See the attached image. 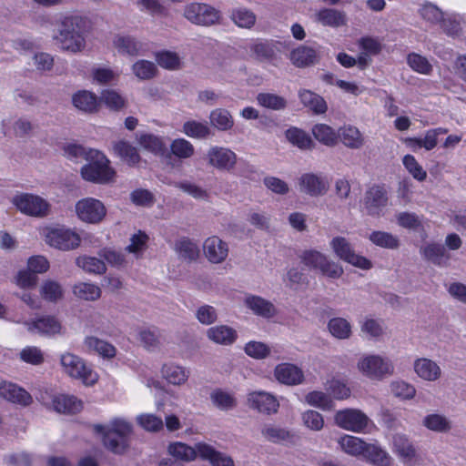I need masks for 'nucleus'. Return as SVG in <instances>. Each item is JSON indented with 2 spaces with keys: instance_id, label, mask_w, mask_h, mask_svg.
Returning a JSON list of instances; mask_svg holds the SVG:
<instances>
[{
  "instance_id": "nucleus-53",
  "label": "nucleus",
  "mask_w": 466,
  "mask_h": 466,
  "mask_svg": "<svg viewBox=\"0 0 466 466\" xmlns=\"http://www.w3.org/2000/svg\"><path fill=\"white\" fill-rule=\"evenodd\" d=\"M212 403L220 410H228L237 406L236 399L229 393L218 389L210 394Z\"/></svg>"
},
{
  "instance_id": "nucleus-25",
  "label": "nucleus",
  "mask_w": 466,
  "mask_h": 466,
  "mask_svg": "<svg viewBox=\"0 0 466 466\" xmlns=\"http://www.w3.org/2000/svg\"><path fill=\"white\" fill-rule=\"evenodd\" d=\"M315 17L324 26L339 27L347 24L346 13L333 8H323L316 13Z\"/></svg>"
},
{
  "instance_id": "nucleus-40",
  "label": "nucleus",
  "mask_w": 466,
  "mask_h": 466,
  "mask_svg": "<svg viewBox=\"0 0 466 466\" xmlns=\"http://www.w3.org/2000/svg\"><path fill=\"white\" fill-rule=\"evenodd\" d=\"M328 329L338 339H348L352 334L350 323L340 317L330 319L328 322Z\"/></svg>"
},
{
  "instance_id": "nucleus-17",
  "label": "nucleus",
  "mask_w": 466,
  "mask_h": 466,
  "mask_svg": "<svg viewBox=\"0 0 466 466\" xmlns=\"http://www.w3.org/2000/svg\"><path fill=\"white\" fill-rule=\"evenodd\" d=\"M203 251L208 260L213 264H219L228 256V245L217 236L208 238L203 244Z\"/></svg>"
},
{
  "instance_id": "nucleus-8",
  "label": "nucleus",
  "mask_w": 466,
  "mask_h": 466,
  "mask_svg": "<svg viewBox=\"0 0 466 466\" xmlns=\"http://www.w3.org/2000/svg\"><path fill=\"white\" fill-rule=\"evenodd\" d=\"M12 203L23 214L43 218L48 215L50 205L43 198L29 193H21L12 198Z\"/></svg>"
},
{
  "instance_id": "nucleus-3",
  "label": "nucleus",
  "mask_w": 466,
  "mask_h": 466,
  "mask_svg": "<svg viewBox=\"0 0 466 466\" xmlns=\"http://www.w3.org/2000/svg\"><path fill=\"white\" fill-rule=\"evenodd\" d=\"M88 164L81 167L82 177L90 182L106 184L110 182L116 175L109 166L110 161L100 151L88 149Z\"/></svg>"
},
{
  "instance_id": "nucleus-1",
  "label": "nucleus",
  "mask_w": 466,
  "mask_h": 466,
  "mask_svg": "<svg viewBox=\"0 0 466 466\" xmlns=\"http://www.w3.org/2000/svg\"><path fill=\"white\" fill-rule=\"evenodd\" d=\"M53 40L63 51L76 54L86 47L88 21L80 15H67L56 21Z\"/></svg>"
},
{
  "instance_id": "nucleus-47",
  "label": "nucleus",
  "mask_w": 466,
  "mask_h": 466,
  "mask_svg": "<svg viewBox=\"0 0 466 466\" xmlns=\"http://www.w3.org/2000/svg\"><path fill=\"white\" fill-rule=\"evenodd\" d=\"M369 239L376 246L384 248L396 249L400 246L398 237L385 231H373Z\"/></svg>"
},
{
  "instance_id": "nucleus-52",
  "label": "nucleus",
  "mask_w": 466,
  "mask_h": 466,
  "mask_svg": "<svg viewBox=\"0 0 466 466\" xmlns=\"http://www.w3.org/2000/svg\"><path fill=\"white\" fill-rule=\"evenodd\" d=\"M183 132L187 137L198 139L207 138L211 133L210 128L206 123L195 120L187 121L183 125Z\"/></svg>"
},
{
  "instance_id": "nucleus-60",
  "label": "nucleus",
  "mask_w": 466,
  "mask_h": 466,
  "mask_svg": "<svg viewBox=\"0 0 466 466\" xmlns=\"http://www.w3.org/2000/svg\"><path fill=\"white\" fill-rule=\"evenodd\" d=\"M263 437L271 442H280L289 438L288 431L273 425H265L261 430Z\"/></svg>"
},
{
  "instance_id": "nucleus-38",
  "label": "nucleus",
  "mask_w": 466,
  "mask_h": 466,
  "mask_svg": "<svg viewBox=\"0 0 466 466\" xmlns=\"http://www.w3.org/2000/svg\"><path fill=\"white\" fill-rule=\"evenodd\" d=\"M163 377L173 385L184 384L189 376V371L181 366L166 364L161 370Z\"/></svg>"
},
{
  "instance_id": "nucleus-27",
  "label": "nucleus",
  "mask_w": 466,
  "mask_h": 466,
  "mask_svg": "<svg viewBox=\"0 0 466 466\" xmlns=\"http://www.w3.org/2000/svg\"><path fill=\"white\" fill-rule=\"evenodd\" d=\"M25 325L31 332L37 330L39 333L48 336L58 334L61 330L60 322L52 316H46L32 322H25Z\"/></svg>"
},
{
  "instance_id": "nucleus-33",
  "label": "nucleus",
  "mask_w": 466,
  "mask_h": 466,
  "mask_svg": "<svg viewBox=\"0 0 466 466\" xmlns=\"http://www.w3.org/2000/svg\"><path fill=\"white\" fill-rule=\"evenodd\" d=\"M362 456L373 466H390L392 462L390 454L375 444L368 443Z\"/></svg>"
},
{
  "instance_id": "nucleus-2",
  "label": "nucleus",
  "mask_w": 466,
  "mask_h": 466,
  "mask_svg": "<svg viewBox=\"0 0 466 466\" xmlns=\"http://www.w3.org/2000/svg\"><path fill=\"white\" fill-rule=\"evenodd\" d=\"M94 430L103 434L104 445L112 452L124 453L128 448V439L132 432V425L121 419H115L110 423V428L104 425H95Z\"/></svg>"
},
{
  "instance_id": "nucleus-58",
  "label": "nucleus",
  "mask_w": 466,
  "mask_h": 466,
  "mask_svg": "<svg viewBox=\"0 0 466 466\" xmlns=\"http://www.w3.org/2000/svg\"><path fill=\"white\" fill-rule=\"evenodd\" d=\"M325 254L315 249H308L301 252L299 256L301 262L311 270H318L320 266V262L323 259Z\"/></svg>"
},
{
  "instance_id": "nucleus-30",
  "label": "nucleus",
  "mask_w": 466,
  "mask_h": 466,
  "mask_svg": "<svg viewBox=\"0 0 466 466\" xmlns=\"http://www.w3.org/2000/svg\"><path fill=\"white\" fill-rule=\"evenodd\" d=\"M54 409L57 412L75 414L83 409V403L73 395L60 394L53 399Z\"/></svg>"
},
{
  "instance_id": "nucleus-21",
  "label": "nucleus",
  "mask_w": 466,
  "mask_h": 466,
  "mask_svg": "<svg viewBox=\"0 0 466 466\" xmlns=\"http://www.w3.org/2000/svg\"><path fill=\"white\" fill-rule=\"evenodd\" d=\"M424 259L434 265L444 267L448 265L451 255L444 245L440 243H428L420 248Z\"/></svg>"
},
{
  "instance_id": "nucleus-31",
  "label": "nucleus",
  "mask_w": 466,
  "mask_h": 466,
  "mask_svg": "<svg viewBox=\"0 0 466 466\" xmlns=\"http://www.w3.org/2000/svg\"><path fill=\"white\" fill-rule=\"evenodd\" d=\"M338 139L349 148L359 149L364 144V138L360 131L352 126L340 127L337 132Z\"/></svg>"
},
{
  "instance_id": "nucleus-55",
  "label": "nucleus",
  "mask_w": 466,
  "mask_h": 466,
  "mask_svg": "<svg viewBox=\"0 0 466 466\" xmlns=\"http://www.w3.org/2000/svg\"><path fill=\"white\" fill-rule=\"evenodd\" d=\"M175 187L196 199L206 200L209 196L205 188L187 180L177 182Z\"/></svg>"
},
{
  "instance_id": "nucleus-44",
  "label": "nucleus",
  "mask_w": 466,
  "mask_h": 466,
  "mask_svg": "<svg viewBox=\"0 0 466 466\" xmlns=\"http://www.w3.org/2000/svg\"><path fill=\"white\" fill-rule=\"evenodd\" d=\"M256 99L259 106L275 111L283 110L288 105L286 98L273 93H258Z\"/></svg>"
},
{
  "instance_id": "nucleus-36",
  "label": "nucleus",
  "mask_w": 466,
  "mask_h": 466,
  "mask_svg": "<svg viewBox=\"0 0 466 466\" xmlns=\"http://www.w3.org/2000/svg\"><path fill=\"white\" fill-rule=\"evenodd\" d=\"M338 443L344 452L351 456L363 455L368 444L361 439L350 435L340 437Z\"/></svg>"
},
{
  "instance_id": "nucleus-46",
  "label": "nucleus",
  "mask_w": 466,
  "mask_h": 466,
  "mask_svg": "<svg viewBox=\"0 0 466 466\" xmlns=\"http://www.w3.org/2000/svg\"><path fill=\"white\" fill-rule=\"evenodd\" d=\"M287 139L301 149H310L314 147V142L310 137L303 130L291 127L286 131Z\"/></svg>"
},
{
  "instance_id": "nucleus-56",
  "label": "nucleus",
  "mask_w": 466,
  "mask_h": 466,
  "mask_svg": "<svg viewBox=\"0 0 466 466\" xmlns=\"http://www.w3.org/2000/svg\"><path fill=\"white\" fill-rule=\"evenodd\" d=\"M157 64L166 69L177 70L180 68V58L178 55L171 51H163L157 54Z\"/></svg>"
},
{
  "instance_id": "nucleus-34",
  "label": "nucleus",
  "mask_w": 466,
  "mask_h": 466,
  "mask_svg": "<svg viewBox=\"0 0 466 466\" xmlns=\"http://www.w3.org/2000/svg\"><path fill=\"white\" fill-rule=\"evenodd\" d=\"M422 425L430 431L440 433H446L452 428L451 421L446 416L439 413L425 416Z\"/></svg>"
},
{
  "instance_id": "nucleus-13",
  "label": "nucleus",
  "mask_w": 466,
  "mask_h": 466,
  "mask_svg": "<svg viewBox=\"0 0 466 466\" xmlns=\"http://www.w3.org/2000/svg\"><path fill=\"white\" fill-rule=\"evenodd\" d=\"M206 159L209 166L218 170L231 171L235 167L238 158L231 149L216 146L208 149Z\"/></svg>"
},
{
  "instance_id": "nucleus-11",
  "label": "nucleus",
  "mask_w": 466,
  "mask_h": 466,
  "mask_svg": "<svg viewBox=\"0 0 466 466\" xmlns=\"http://www.w3.org/2000/svg\"><path fill=\"white\" fill-rule=\"evenodd\" d=\"M336 424L347 431L360 432L368 425L369 418L360 410L347 409L335 414Z\"/></svg>"
},
{
  "instance_id": "nucleus-39",
  "label": "nucleus",
  "mask_w": 466,
  "mask_h": 466,
  "mask_svg": "<svg viewBox=\"0 0 466 466\" xmlns=\"http://www.w3.org/2000/svg\"><path fill=\"white\" fill-rule=\"evenodd\" d=\"M175 250L180 258L188 262L196 260L199 255L198 245L187 238L178 239L175 244Z\"/></svg>"
},
{
  "instance_id": "nucleus-5",
  "label": "nucleus",
  "mask_w": 466,
  "mask_h": 466,
  "mask_svg": "<svg viewBox=\"0 0 466 466\" xmlns=\"http://www.w3.org/2000/svg\"><path fill=\"white\" fill-rule=\"evenodd\" d=\"M183 16L191 24L200 26H212L219 24L220 12L205 3H190L184 6Z\"/></svg>"
},
{
  "instance_id": "nucleus-50",
  "label": "nucleus",
  "mask_w": 466,
  "mask_h": 466,
  "mask_svg": "<svg viewBox=\"0 0 466 466\" xmlns=\"http://www.w3.org/2000/svg\"><path fill=\"white\" fill-rule=\"evenodd\" d=\"M168 451L174 458L183 461H193L197 456V452L198 453L197 447L192 448L182 442L170 444Z\"/></svg>"
},
{
  "instance_id": "nucleus-22",
  "label": "nucleus",
  "mask_w": 466,
  "mask_h": 466,
  "mask_svg": "<svg viewBox=\"0 0 466 466\" xmlns=\"http://www.w3.org/2000/svg\"><path fill=\"white\" fill-rule=\"evenodd\" d=\"M276 379L283 384L297 385L302 382L304 375L302 370L289 363L279 364L274 370Z\"/></svg>"
},
{
  "instance_id": "nucleus-42",
  "label": "nucleus",
  "mask_w": 466,
  "mask_h": 466,
  "mask_svg": "<svg viewBox=\"0 0 466 466\" xmlns=\"http://www.w3.org/2000/svg\"><path fill=\"white\" fill-rule=\"evenodd\" d=\"M229 17L237 26L245 29L252 28L257 21L256 15L245 7L233 9Z\"/></svg>"
},
{
  "instance_id": "nucleus-51",
  "label": "nucleus",
  "mask_w": 466,
  "mask_h": 466,
  "mask_svg": "<svg viewBox=\"0 0 466 466\" xmlns=\"http://www.w3.org/2000/svg\"><path fill=\"white\" fill-rule=\"evenodd\" d=\"M40 294L46 300L56 302L63 298L64 289L58 282L46 280L41 286Z\"/></svg>"
},
{
  "instance_id": "nucleus-7",
  "label": "nucleus",
  "mask_w": 466,
  "mask_h": 466,
  "mask_svg": "<svg viewBox=\"0 0 466 466\" xmlns=\"http://www.w3.org/2000/svg\"><path fill=\"white\" fill-rule=\"evenodd\" d=\"M358 369L367 377L382 380L391 376L394 372L392 362L379 355H370L361 358L358 362Z\"/></svg>"
},
{
  "instance_id": "nucleus-29",
  "label": "nucleus",
  "mask_w": 466,
  "mask_h": 466,
  "mask_svg": "<svg viewBox=\"0 0 466 466\" xmlns=\"http://www.w3.org/2000/svg\"><path fill=\"white\" fill-rule=\"evenodd\" d=\"M208 338L217 344L231 345L237 338V331L228 326L219 325L208 329Z\"/></svg>"
},
{
  "instance_id": "nucleus-4",
  "label": "nucleus",
  "mask_w": 466,
  "mask_h": 466,
  "mask_svg": "<svg viewBox=\"0 0 466 466\" xmlns=\"http://www.w3.org/2000/svg\"><path fill=\"white\" fill-rule=\"evenodd\" d=\"M63 371L69 377L81 380L86 385H94L98 375L77 355L66 352L60 357Z\"/></svg>"
},
{
  "instance_id": "nucleus-37",
  "label": "nucleus",
  "mask_w": 466,
  "mask_h": 466,
  "mask_svg": "<svg viewBox=\"0 0 466 466\" xmlns=\"http://www.w3.org/2000/svg\"><path fill=\"white\" fill-rule=\"evenodd\" d=\"M84 345L86 350L95 351L104 358L110 359L116 355V348L113 345L96 337H86Z\"/></svg>"
},
{
  "instance_id": "nucleus-6",
  "label": "nucleus",
  "mask_w": 466,
  "mask_h": 466,
  "mask_svg": "<svg viewBox=\"0 0 466 466\" xmlns=\"http://www.w3.org/2000/svg\"><path fill=\"white\" fill-rule=\"evenodd\" d=\"M330 247L339 259L361 269L372 268L370 260L356 254L351 243L344 237H335L330 241Z\"/></svg>"
},
{
  "instance_id": "nucleus-14",
  "label": "nucleus",
  "mask_w": 466,
  "mask_h": 466,
  "mask_svg": "<svg viewBox=\"0 0 466 466\" xmlns=\"http://www.w3.org/2000/svg\"><path fill=\"white\" fill-rule=\"evenodd\" d=\"M299 191L312 198L327 194L329 188L328 180L321 175L304 173L299 178Z\"/></svg>"
},
{
  "instance_id": "nucleus-35",
  "label": "nucleus",
  "mask_w": 466,
  "mask_h": 466,
  "mask_svg": "<svg viewBox=\"0 0 466 466\" xmlns=\"http://www.w3.org/2000/svg\"><path fill=\"white\" fill-rule=\"evenodd\" d=\"M114 46L119 53L131 56H137L143 46L139 41L130 35L116 36Z\"/></svg>"
},
{
  "instance_id": "nucleus-48",
  "label": "nucleus",
  "mask_w": 466,
  "mask_h": 466,
  "mask_svg": "<svg viewBox=\"0 0 466 466\" xmlns=\"http://www.w3.org/2000/svg\"><path fill=\"white\" fill-rule=\"evenodd\" d=\"M73 292L77 298L85 300L94 301L101 296V289L98 286L86 282L76 284Z\"/></svg>"
},
{
  "instance_id": "nucleus-62",
  "label": "nucleus",
  "mask_w": 466,
  "mask_h": 466,
  "mask_svg": "<svg viewBox=\"0 0 466 466\" xmlns=\"http://www.w3.org/2000/svg\"><path fill=\"white\" fill-rule=\"evenodd\" d=\"M408 64L415 71L429 75L432 70V66L430 64L428 59L418 54H410L408 56Z\"/></svg>"
},
{
  "instance_id": "nucleus-61",
  "label": "nucleus",
  "mask_w": 466,
  "mask_h": 466,
  "mask_svg": "<svg viewBox=\"0 0 466 466\" xmlns=\"http://www.w3.org/2000/svg\"><path fill=\"white\" fill-rule=\"evenodd\" d=\"M403 165L410 172V174L419 181H424L427 177L426 171L422 168V167L418 163L415 157L411 155H406L403 157Z\"/></svg>"
},
{
  "instance_id": "nucleus-45",
  "label": "nucleus",
  "mask_w": 466,
  "mask_h": 466,
  "mask_svg": "<svg viewBox=\"0 0 466 466\" xmlns=\"http://www.w3.org/2000/svg\"><path fill=\"white\" fill-rule=\"evenodd\" d=\"M314 137L327 147H333L338 142L337 132L326 124H317L312 127Z\"/></svg>"
},
{
  "instance_id": "nucleus-18",
  "label": "nucleus",
  "mask_w": 466,
  "mask_h": 466,
  "mask_svg": "<svg viewBox=\"0 0 466 466\" xmlns=\"http://www.w3.org/2000/svg\"><path fill=\"white\" fill-rule=\"evenodd\" d=\"M393 451L398 455L404 465H411L416 457L417 451L412 441L401 433H396L392 437Z\"/></svg>"
},
{
  "instance_id": "nucleus-19",
  "label": "nucleus",
  "mask_w": 466,
  "mask_h": 466,
  "mask_svg": "<svg viewBox=\"0 0 466 466\" xmlns=\"http://www.w3.org/2000/svg\"><path fill=\"white\" fill-rule=\"evenodd\" d=\"M413 369L418 377L426 381L433 382L441 377V367L434 360L428 358L415 360Z\"/></svg>"
},
{
  "instance_id": "nucleus-63",
  "label": "nucleus",
  "mask_w": 466,
  "mask_h": 466,
  "mask_svg": "<svg viewBox=\"0 0 466 466\" xmlns=\"http://www.w3.org/2000/svg\"><path fill=\"white\" fill-rule=\"evenodd\" d=\"M100 99L108 107L114 110H119L125 106V99L114 90H104L101 94Z\"/></svg>"
},
{
  "instance_id": "nucleus-57",
  "label": "nucleus",
  "mask_w": 466,
  "mask_h": 466,
  "mask_svg": "<svg viewBox=\"0 0 466 466\" xmlns=\"http://www.w3.org/2000/svg\"><path fill=\"white\" fill-rule=\"evenodd\" d=\"M157 71L155 64L147 60H139L133 65V72L140 79H150Z\"/></svg>"
},
{
  "instance_id": "nucleus-54",
  "label": "nucleus",
  "mask_w": 466,
  "mask_h": 466,
  "mask_svg": "<svg viewBox=\"0 0 466 466\" xmlns=\"http://www.w3.org/2000/svg\"><path fill=\"white\" fill-rule=\"evenodd\" d=\"M318 271L320 272L322 276L333 279H339L344 273L342 266L335 262L334 260L330 259L326 255L321 260Z\"/></svg>"
},
{
  "instance_id": "nucleus-64",
  "label": "nucleus",
  "mask_w": 466,
  "mask_h": 466,
  "mask_svg": "<svg viewBox=\"0 0 466 466\" xmlns=\"http://www.w3.org/2000/svg\"><path fill=\"white\" fill-rule=\"evenodd\" d=\"M171 151L179 158H187L194 154V147L187 140L178 138L172 142Z\"/></svg>"
},
{
  "instance_id": "nucleus-16",
  "label": "nucleus",
  "mask_w": 466,
  "mask_h": 466,
  "mask_svg": "<svg viewBox=\"0 0 466 466\" xmlns=\"http://www.w3.org/2000/svg\"><path fill=\"white\" fill-rule=\"evenodd\" d=\"M248 405L265 414H273L278 411L279 403L275 396L266 391H253L248 395Z\"/></svg>"
},
{
  "instance_id": "nucleus-9",
  "label": "nucleus",
  "mask_w": 466,
  "mask_h": 466,
  "mask_svg": "<svg viewBox=\"0 0 466 466\" xmlns=\"http://www.w3.org/2000/svg\"><path fill=\"white\" fill-rule=\"evenodd\" d=\"M389 203V192L385 185L374 184L364 193L363 208L371 217H380Z\"/></svg>"
},
{
  "instance_id": "nucleus-43",
  "label": "nucleus",
  "mask_w": 466,
  "mask_h": 466,
  "mask_svg": "<svg viewBox=\"0 0 466 466\" xmlns=\"http://www.w3.org/2000/svg\"><path fill=\"white\" fill-rule=\"evenodd\" d=\"M211 125L220 131H228L234 126V120L225 108H216L210 112L209 116Z\"/></svg>"
},
{
  "instance_id": "nucleus-59",
  "label": "nucleus",
  "mask_w": 466,
  "mask_h": 466,
  "mask_svg": "<svg viewBox=\"0 0 466 466\" xmlns=\"http://www.w3.org/2000/svg\"><path fill=\"white\" fill-rule=\"evenodd\" d=\"M306 400L309 404L316 406L324 410L332 409L333 402L329 396L322 391H311L306 396Z\"/></svg>"
},
{
  "instance_id": "nucleus-20",
  "label": "nucleus",
  "mask_w": 466,
  "mask_h": 466,
  "mask_svg": "<svg viewBox=\"0 0 466 466\" xmlns=\"http://www.w3.org/2000/svg\"><path fill=\"white\" fill-rule=\"evenodd\" d=\"M0 396L4 399L22 406H27L32 402L31 395L23 388L12 382L0 384Z\"/></svg>"
},
{
  "instance_id": "nucleus-23",
  "label": "nucleus",
  "mask_w": 466,
  "mask_h": 466,
  "mask_svg": "<svg viewBox=\"0 0 466 466\" xmlns=\"http://www.w3.org/2000/svg\"><path fill=\"white\" fill-rule=\"evenodd\" d=\"M292 65L299 68H304L315 65L318 56L315 49L307 46H299L289 54Z\"/></svg>"
},
{
  "instance_id": "nucleus-10",
  "label": "nucleus",
  "mask_w": 466,
  "mask_h": 466,
  "mask_svg": "<svg viewBox=\"0 0 466 466\" xmlns=\"http://www.w3.org/2000/svg\"><path fill=\"white\" fill-rule=\"evenodd\" d=\"M46 242L55 248L68 251L79 247L81 238L78 234L66 228L47 229Z\"/></svg>"
},
{
  "instance_id": "nucleus-26",
  "label": "nucleus",
  "mask_w": 466,
  "mask_h": 466,
  "mask_svg": "<svg viewBox=\"0 0 466 466\" xmlns=\"http://www.w3.org/2000/svg\"><path fill=\"white\" fill-rule=\"evenodd\" d=\"M245 305L258 316L269 319L276 314L274 305L259 297L255 295H248L245 298Z\"/></svg>"
},
{
  "instance_id": "nucleus-32",
  "label": "nucleus",
  "mask_w": 466,
  "mask_h": 466,
  "mask_svg": "<svg viewBox=\"0 0 466 466\" xmlns=\"http://www.w3.org/2000/svg\"><path fill=\"white\" fill-rule=\"evenodd\" d=\"M299 97L300 102L315 114H324L328 109V106L324 98L310 90H300L299 92Z\"/></svg>"
},
{
  "instance_id": "nucleus-24",
  "label": "nucleus",
  "mask_w": 466,
  "mask_h": 466,
  "mask_svg": "<svg viewBox=\"0 0 466 466\" xmlns=\"http://www.w3.org/2000/svg\"><path fill=\"white\" fill-rule=\"evenodd\" d=\"M198 454L203 459L208 460L213 466H235L230 456L216 451L212 446L206 443H198Z\"/></svg>"
},
{
  "instance_id": "nucleus-49",
  "label": "nucleus",
  "mask_w": 466,
  "mask_h": 466,
  "mask_svg": "<svg viewBox=\"0 0 466 466\" xmlns=\"http://www.w3.org/2000/svg\"><path fill=\"white\" fill-rule=\"evenodd\" d=\"M76 263L79 268L89 273L100 275L106 270L104 261L95 257L81 256L76 259Z\"/></svg>"
},
{
  "instance_id": "nucleus-15",
  "label": "nucleus",
  "mask_w": 466,
  "mask_h": 466,
  "mask_svg": "<svg viewBox=\"0 0 466 466\" xmlns=\"http://www.w3.org/2000/svg\"><path fill=\"white\" fill-rule=\"evenodd\" d=\"M280 42L268 39H257L250 45L251 56L259 62H274L279 57Z\"/></svg>"
},
{
  "instance_id": "nucleus-41",
  "label": "nucleus",
  "mask_w": 466,
  "mask_h": 466,
  "mask_svg": "<svg viewBox=\"0 0 466 466\" xmlns=\"http://www.w3.org/2000/svg\"><path fill=\"white\" fill-rule=\"evenodd\" d=\"M74 106L81 111L93 113L97 109L96 96L88 91H79L72 97Z\"/></svg>"
},
{
  "instance_id": "nucleus-12",
  "label": "nucleus",
  "mask_w": 466,
  "mask_h": 466,
  "mask_svg": "<svg viewBox=\"0 0 466 466\" xmlns=\"http://www.w3.org/2000/svg\"><path fill=\"white\" fill-rule=\"evenodd\" d=\"M76 211L81 220L88 223L100 222L106 213L104 204L92 198L79 200L76 205Z\"/></svg>"
},
{
  "instance_id": "nucleus-28",
  "label": "nucleus",
  "mask_w": 466,
  "mask_h": 466,
  "mask_svg": "<svg viewBox=\"0 0 466 466\" xmlns=\"http://www.w3.org/2000/svg\"><path fill=\"white\" fill-rule=\"evenodd\" d=\"M112 149L116 157L129 166H135L140 161L137 148L126 140L113 142Z\"/></svg>"
}]
</instances>
